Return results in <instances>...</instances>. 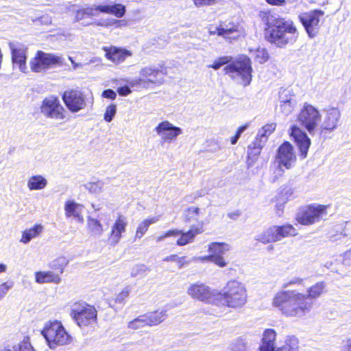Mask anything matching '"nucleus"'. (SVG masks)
Masks as SVG:
<instances>
[{
	"label": "nucleus",
	"instance_id": "f3484780",
	"mask_svg": "<svg viewBox=\"0 0 351 351\" xmlns=\"http://www.w3.org/2000/svg\"><path fill=\"white\" fill-rule=\"evenodd\" d=\"M9 47L11 50L12 60L14 65L18 66L21 72L26 73L27 47L18 42H10Z\"/></svg>",
	"mask_w": 351,
	"mask_h": 351
},
{
	"label": "nucleus",
	"instance_id": "864d4df0",
	"mask_svg": "<svg viewBox=\"0 0 351 351\" xmlns=\"http://www.w3.org/2000/svg\"><path fill=\"white\" fill-rule=\"evenodd\" d=\"M232 351H248L246 342L243 339H238L232 344Z\"/></svg>",
	"mask_w": 351,
	"mask_h": 351
},
{
	"label": "nucleus",
	"instance_id": "b1692460",
	"mask_svg": "<svg viewBox=\"0 0 351 351\" xmlns=\"http://www.w3.org/2000/svg\"><path fill=\"white\" fill-rule=\"evenodd\" d=\"M243 33V30L239 25L228 23L224 26L221 25L220 29H218L217 35L231 40L238 38Z\"/></svg>",
	"mask_w": 351,
	"mask_h": 351
},
{
	"label": "nucleus",
	"instance_id": "ea45409f",
	"mask_svg": "<svg viewBox=\"0 0 351 351\" xmlns=\"http://www.w3.org/2000/svg\"><path fill=\"white\" fill-rule=\"evenodd\" d=\"M280 97L281 99L280 104V110L282 114L288 116L293 112L295 105V101L291 98V97L284 99L282 95H280Z\"/></svg>",
	"mask_w": 351,
	"mask_h": 351
},
{
	"label": "nucleus",
	"instance_id": "0eeeda50",
	"mask_svg": "<svg viewBox=\"0 0 351 351\" xmlns=\"http://www.w3.org/2000/svg\"><path fill=\"white\" fill-rule=\"evenodd\" d=\"M187 293L193 299L208 304L217 305L219 299V290L210 288L202 282H195L190 285L187 289Z\"/></svg>",
	"mask_w": 351,
	"mask_h": 351
},
{
	"label": "nucleus",
	"instance_id": "5701e85b",
	"mask_svg": "<svg viewBox=\"0 0 351 351\" xmlns=\"http://www.w3.org/2000/svg\"><path fill=\"white\" fill-rule=\"evenodd\" d=\"M84 206L74 200H67L64 204V212L66 217H73L80 223H84L83 211Z\"/></svg>",
	"mask_w": 351,
	"mask_h": 351
},
{
	"label": "nucleus",
	"instance_id": "69168bd1",
	"mask_svg": "<svg viewBox=\"0 0 351 351\" xmlns=\"http://www.w3.org/2000/svg\"><path fill=\"white\" fill-rule=\"evenodd\" d=\"M199 209L197 207H191L189 208L188 212L192 215H197L199 213Z\"/></svg>",
	"mask_w": 351,
	"mask_h": 351
},
{
	"label": "nucleus",
	"instance_id": "4be33fe9",
	"mask_svg": "<svg viewBox=\"0 0 351 351\" xmlns=\"http://www.w3.org/2000/svg\"><path fill=\"white\" fill-rule=\"evenodd\" d=\"M231 249L228 243L223 242H213L208 245V251L211 256L215 258L220 259L221 264L217 265L219 267H225L228 265V262L225 260L223 254Z\"/></svg>",
	"mask_w": 351,
	"mask_h": 351
},
{
	"label": "nucleus",
	"instance_id": "f03ea898",
	"mask_svg": "<svg viewBox=\"0 0 351 351\" xmlns=\"http://www.w3.org/2000/svg\"><path fill=\"white\" fill-rule=\"evenodd\" d=\"M304 293L296 290L280 291L272 299V306L287 317H301L312 308L313 302L307 301Z\"/></svg>",
	"mask_w": 351,
	"mask_h": 351
},
{
	"label": "nucleus",
	"instance_id": "423d86ee",
	"mask_svg": "<svg viewBox=\"0 0 351 351\" xmlns=\"http://www.w3.org/2000/svg\"><path fill=\"white\" fill-rule=\"evenodd\" d=\"M298 121L313 136L319 132L322 114L317 108L306 102L298 115Z\"/></svg>",
	"mask_w": 351,
	"mask_h": 351
},
{
	"label": "nucleus",
	"instance_id": "dca6fc26",
	"mask_svg": "<svg viewBox=\"0 0 351 351\" xmlns=\"http://www.w3.org/2000/svg\"><path fill=\"white\" fill-rule=\"evenodd\" d=\"M128 225L127 217L122 214H118L117 217L110 228V232L108 237L111 245H117L123 237V234L126 232V228Z\"/></svg>",
	"mask_w": 351,
	"mask_h": 351
},
{
	"label": "nucleus",
	"instance_id": "473e14b6",
	"mask_svg": "<svg viewBox=\"0 0 351 351\" xmlns=\"http://www.w3.org/2000/svg\"><path fill=\"white\" fill-rule=\"evenodd\" d=\"M144 317H145L147 326H153L162 322L167 317V313L165 310L156 311L145 314Z\"/></svg>",
	"mask_w": 351,
	"mask_h": 351
},
{
	"label": "nucleus",
	"instance_id": "052dcab7",
	"mask_svg": "<svg viewBox=\"0 0 351 351\" xmlns=\"http://www.w3.org/2000/svg\"><path fill=\"white\" fill-rule=\"evenodd\" d=\"M102 97L114 100L117 97V94L112 89H107L102 93Z\"/></svg>",
	"mask_w": 351,
	"mask_h": 351
},
{
	"label": "nucleus",
	"instance_id": "a18cd8bd",
	"mask_svg": "<svg viewBox=\"0 0 351 351\" xmlns=\"http://www.w3.org/2000/svg\"><path fill=\"white\" fill-rule=\"evenodd\" d=\"M145 326H147V324L144 315L138 316L137 318L128 323V328L133 330L141 328Z\"/></svg>",
	"mask_w": 351,
	"mask_h": 351
},
{
	"label": "nucleus",
	"instance_id": "603ef678",
	"mask_svg": "<svg viewBox=\"0 0 351 351\" xmlns=\"http://www.w3.org/2000/svg\"><path fill=\"white\" fill-rule=\"evenodd\" d=\"M189 261H191V263L193 261H201L212 262L215 265H220V263L221 264V261H220V259L215 258L213 256H211L210 254L207 256L193 257L191 260H189Z\"/></svg>",
	"mask_w": 351,
	"mask_h": 351
},
{
	"label": "nucleus",
	"instance_id": "37998d69",
	"mask_svg": "<svg viewBox=\"0 0 351 351\" xmlns=\"http://www.w3.org/2000/svg\"><path fill=\"white\" fill-rule=\"evenodd\" d=\"M131 291L130 286H125L123 289L117 293L113 298L114 303L123 306L126 298L129 296Z\"/></svg>",
	"mask_w": 351,
	"mask_h": 351
},
{
	"label": "nucleus",
	"instance_id": "e2e57ef3",
	"mask_svg": "<svg viewBox=\"0 0 351 351\" xmlns=\"http://www.w3.org/2000/svg\"><path fill=\"white\" fill-rule=\"evenodd\" d=\"M266 2L271 5L283 6L286 4L285 0H265Z\"/></svg>",
	"mask_w": 351,
	"mask_h": 351
},
{
	"label": "nucleus",
	"instance_id": "338daca9",
	"mask_svg": "<svg viewBox=\"0 0 351 351\" xmlns=\"http://www.w3.org/2000/svg\"><path fill=\"white\" fill-rule=\"evenodd\" d=\"M95 11H97L95 10V8H87L84 10V14H88V15H94L95 14Z\"/></svg>",
	"mask_w": 351,
	"mask_h": 351
},
{
	"label": "nucleus",
	"instance_id": "4c0bfd02",
	"mask_svg": "<svg viewBox=\"0 0 351 351\" xmlns=\"http://www.w3.org/2000/svg\"><path fill=\"white\" fill-rule=\"evenodd\" d=\"M87 227L92 235L101 236L104 232V226L97 219L88 217L87 218Z\"/></svg>",
	"mask_w": 351,
	"mask_h": 351
},
{
	"label": "nucleus",
	"instance_id": "8fccbe9b",
	"mask_svg": "<svg viewBox=\"0 0 351 351\" xmlns=\"http://www.w3.org/2000/svg\"><path fill=\"white\" fill-rule=\"evenodd\" d=\"M180 234V230L178 229H173L169 230L161 235L157 236L156 237V241L159 243L164 241L166 238L168 237H177Z\"/></svg>",
	"mask_w": 351,
	"mask_h": 351
},
{
	"label": "nucleus",
	"instance_id": "a19ab883",
	"mask_svg": "<svg viewBox=\"0 0 351 351\" xmlns=\"http://www.w3.org/2000/svg\"><path fill=\"white\" fill-rule=\"evenodd\" d=\"M67 263H68V261L66 259V258L63 257V256H60V257H58V258L53 260L50 263L49 267L53 270L58 271L59 272L58 274L60 275L61 274L63 273L64 267H66Z\"/></svg>",
	"mask_w": 351,
	"mask_h": 351
},
{
	"label": "nucleus",
	"instance_id": "7c9ffc66",
	"mask_svg": "<svg viewBox=\"0 0 351 351\" xmlns=\"http://www.w3.org/2000/svg\"><path fill=\"white\" fill-rule=\"evenodd\" d=\"M47 180L42 175L30 176L27 181V186L30 191H40L47 185Z\"/></svg>",
	"mask_w": 351,
	"mask_h": 351
},
{
	"label": "nucleus",
	"instance_id": "39448f33",
	"mask_svg": "<svg viewBox=\"0 0 351 351\" xmlns=\"http://www.w3.org/2000/svg\"><path fill=\"white\" fill-rule=\"evenodd\" d=\"M226 74L244 86L249 85L252 80L251 61L246 56H241L224 68Z\"/></svg>",
	"mask_w": 351,
	"mask_h": 351
},
{
	"label": "nucleus",
	"instance_id": "09e8293b",
	"mask_svg": "<svg viewBox=\"0 0 351 351\" xmlns=\"http://www.w3.org/2000/svg\"><path fill=\"white\" fill-rule=\"evenodd\" d=\"M149 269L144 265H136L131 270L132 277L143 276L147 274Z\"/></svg>",
	"mask_w": 351,
	"mask_h": 351
},
{
	"label": "nucleus",
	"instance_id": "ddd939ff",
	"mask_svg": "<svg viewBox=\"0 0 351 351\" xmlns=\"http://www.w3.org/2000/svg\"><path fill=\"white\" fill-rule=\"evenodd\" d=\"M341 114L337 108H330L323 110L319 125V133L326 134L335 131L339 126Z\"/></svg>",
	"mask_w": 351,
	"mask_h": 351
},
{
	"label": "nucleus",
	"instance_id": "6e6552de",
	"mask_svg": "<svg viewBox=\"0 0 351 351\" xmlns=\"http://www.w3.org/2000/svg\"><path fill=\"white\" fill-rule=\"evenodd\" d=\"M64 58L53 53L38 51L36 56L30 60V68L32 71L41 73L51 68L63 64Z\"/></svg>",
	"mask_w": 351,
	"mask_h": 351
},
{
	"label": "nucleus",
	"instance_id": "c756f323",
	"mask_svg": "<svg viewBox=\"0 0 351 351\" xmlns=\"http://www.w3.org/2000/svg\"><path fill=\"white\" fill-rule=\"evenodd\" d=\"M36 282L39 284L44 283H55L59 284L61 281V278L59 274L55 273L51 271H38L35 274Z\"/></svg>",
	"mask_w": 351,
	"mask_h": 351
},
{
	"label": "nucleus",
	"instance_id": "de8ad7c7",
	"mask_svg": "<svg viewBox=\"0 0 351 351\" xmlns=\"http://www.w3.org/2000/svg\"><path fill=\"white\" fill-rule=\"evenodd\" d=\"M231 61H232V58L230 56L220 57L218 59L215 60L213 62V64L208 66V67H211L215 70H218L222 66L230 62Z\"/></svg>",
	"mask_w": 351,
	"mask_h": 351
},
{
	"label": "nucleus",
	"instance_id": "f257e3e1",
	"mask_svg": "<svg viewBox=\"0 0 351 351\" xmlns=\"http://www.w3.org/2000/svg\"><path fill=\"white\" fill-rule=\"evenodd\" d=\"M260 17L266 25L265 38L279 47L294 43L298 38V31L294 23L269 12H261Z\"/></svg>",
	"mask_w": 351,
	"mask_h": 351
},
{
	"label": "nucleus",
	"instance_id": "58836bf2",
	"mask_svg": "<svg viewBox=\"0 0 351 351\" xmlns=\"http://www.w3.org/2000/svg\"><path fill=\"white\" fill-rule=\"evenodd\" d=\"M276 351H299V342L295 337H288L284 344L276 348Z\"/></svg>",
	"mask_w": 351,
	"mask_h": 351
},
{
	"label": "nucleus",
	"instance_id": "0e129e2a",
	"mask_svg": "<svg viewBox=\"0 0 351 351\" xmlns=\"http://www.w3.org/2000/svg\"><path fill=\"white\" fill-rule=\"evenodd\" d=\"M343 351H351V339H348L343 346Z\"/></svg>",
	"mask_w": 351,
	"mask_h": 351
},
{
	"label": "nucleus",
	"instance_id": "f8f14e48",
	"mask_svg": "<svg viewBox=\"0 0 351 351\" xmlns=\"http://www.w3.org/2000/svg\"><path fill=\"white\" fill-rule=\"evenodd\" d=\"M154 131L160 137L162 144H170L176 141L178 136L182 134V128L175 126L168 121L159 123Z\"/></svg>",
	"mask_w": 351,
	"mask_h": 351
},
{
	"label": "nucleus",
	"instance_id": "2eb2a0df",
	"mask_svg": "<svg viewBox=\"0 0 351 351\" xmlns=\"http://www.w3.org/2000/svg\"><path fill=\"white\" fill-rule=\"evenodd\" d=\"M62 99L68 109L73 112H77L86 107L84 95L77 90L65 91Z\"/></svg>",
	"mask_w": 351,
	"mask_h": 351
},
{
	"label": "nucleus",
	"instance_id": "774afa93",
	"mask_svg": "<svg viewBox=\"0 0 351 351\" xmlns=\"http://www.w3.org/2000/svg\"><path fill=\"white\" fill-rule=\"evenodd\" d=\"M69 60L71 61L72 65H73V69L74 70H76L78 67H82V64H80V63H76L71 57H69Z\"/></svg>",
	"mask_w": 351,
	"mask_h": 351
},
{
	"label": "nucleus",
	"instance_id": "aec40b11",
	"mask_svg": "<svg viewBox=\"0 0 351 351\" xmlns=\"http://www.w3.org/2000/svg\"><path fill=\"white\" fill-rule=\"evenodd\" d=\"M290 135L294 139L301 152L303 158H306L311 145V140L307 134L300 128L293 126L291 129Z\"/></svg>",
	"mask_w": 351,
	"mask_h": 351
},
{
	"label": "nucleus",
	"instance_id": "5fc2aeb1",
	"mask_svg": "<svg viewBox=\"0 0 351 351\" xmlns=\"http://www.w3.org/2000/svg\"><path fill=\"white\" fill-rule=\"evenodd\" d=\"M13 286L12 282H3L0 285V300L3 298L8 290Z\"/></svg>",
	"mask_w": 351,
	"mask_h": 351
},
{
	"label": "nucleus",
	"instance_id": "a211bd4d",
	"mask_svg": "<svg viewBox=\"0 0 351 351\" xmlns=\"http://www.w3.org/2000/svg\"><path fill=\"white\" fill-rule=\"evenodd\" d=\"M276 159L279 166H283L287 169L293 166L296 156L293 146L289 142H285L279 147Z\"/></svg>",
	"mask_w": 351,
	"mask_h": 351
},
{
	"label": "nucleus",
	"instance_id": "cd10ccee",
	"mask_svg": "<svg viewBox=\"0 0 351 351\" xmlns=\"http://www.w3.org/2000/svg\"><path fill=\"white\" fill-rule=\"evenodd\" d=\"M180 238L177 240L176 244L183 246L193 241L195 237L203 232L202 228L193 226L189 231L184 232L180 230Z\"/></svg>",
	"mask_w": 351,
	"mask_h": 351
},
{
	"label": "nucleus",
	"instance_id": "9b49d317",
	"mask_svg": "<svg viewBox=\"0 0 351 351\" xmlns=\"http://www.w3.org/2000/svg\"><path fill=\"white\" fill-rule=\"evenodd\" d=\"M71 315L79 326H86L96 321L97 311L86 303H75L72 306Z\"/></svg>",
	"mask_w": 351,
	"mask_h": 351
},
{
	"label": "nucleus",
	"instance_id": "4468645a",
	"mask_svg": "<svg viewBox=\"0 0 351 351\" xmlns=\"http://www.w3.org/2000/svg\"><path fill=\"white\" fill-rule=\"evenodd\" d=\"M41 112L48 118L62 120L65 118V110L60 104L58 97L49 96L46 97L40 107Z\"/></svg>",
	"mask_w": 351,
	"mask_h": 351
},
{
	"label": "nucleus",
	"instance_id": "f704fd0d",
	"mask_svg": "<svg viewBox=\"0 0 351 351\" xmlns=\"http://www.w3.org/2000/svg\"><path fill=\"white\" fill-rule=\"evenodd\" d=\"M256 240L264 244L278 242L274 226H271L256 236Z\"/></svg>",
	"mask_w": 351,
	"mask_h": 351
},
{
	"label": "nucleus",
	"instance_id": "7ed1b4c3",
	"mask_svg": "<svg viewBox=\"0 0 351 351\" xmlns=\"http://www.w3.org/2000/svg\"><path fill=\"white\" fill-rule=\"evenodd\" d=\"M217 306H227L237 309L242 308L247 301V293L245 286L236 280H229L223 288L219 291Z\"/></svg>",
	"mask_w": 351,
	"mask_h": 351
},
{
	"label": "nucleus",
	"instance_id": "680f3d73",
	"mask_svg": "<svg viewBox=\"0 0 351 351\" xmlns=\"http://www.w3.org/2000/svg\"><path fill=\"white\" fill-rule=\"evenodd\" d=\"M117 92L121 96H127L129 94H130L132 91L128 86H124L119 87L117 89Z\"/></svg>",
	"mask_w": 351,
	"mask_h": 351
},
{
	"label": "nucleus",
	"instance_id": "20e7f679",
	"mask_svg": "<svg viewBox=\"0 0 351 351\" xmlns=\"http://www.w3.org/2000/svg\"><path fill=\"white\" fill-rule=\"evenodd\" d=\"M42 334L51 349L70 344L73 338L66 330L60 321H50L45 324Z\"/></svg>",
	"mask_w": 351,
	"mask_h": 351
},
{
	"label": "nucleus",
	"instance_id": "72a5a7b5",
	"mask_svg": "<svg viewBox=\"0 0 351 351\" xmlns=\"http://www.w3.org/2000/svg\"><path fill=\"white\" fill-rule=\"evenodd\" d=\"M256 240L264 244L278 242L274 226H271L256 236Z\"/></svg>",
	"mask_w": 351,
	"mask_h": 351
},
{
	"label": "nucleus",
	"instance_id": "79ce46f5",
	"mask_svg": "<svg viewBox=\"0 0 351 351\" xmlns=\"http://www.w3.org/2000/svg\"><path fill=\"white\" fill-rule=\"evenodd\" d=\"M165 262H175L179 269L191 263V261L186 260V256H179L177 254H171L163 258Z\"/></svg>",
	"mask_w": 351,
	"mask_h": 351
},
{
	"label": "nucleus",
	"instance_id": "e433bc0d",
	"mask_svg": "<svg viewBox=\"0 0 351 351\" xmlns=\"http://www.w3.org/2000/svg\"><path fill=\"white\" fill-rule=\"evenodd\" d=\"M43 230V227L40 224L35 225L34 227L25 230L23 232L20 242L27 244L32 239L37 237Z\"/></svg>",
	"mask_w": 351,
	"mask_h": 351
},
{
	"label": "nucleus",
	"instance_id": "13d9d810",
	"mask_svg": "<svg viewBox=\"0 0 351 351\" xmlns=\"http://www.w3.org/2000/svg\"><path fill=\"white\" fill-rule=\"evenodd\" d=\"M304 280L302 278H298V277H294L290 280H289L284 285V287H287L292 285H303Z\"/></svg>",
	"mask_w": 351,
	"mask_h": 351
},
{
	"label": "nucleus",
	"instance_id": "a878e982",
	"mask_svg": "<svg viewBox=\"0 0 351 351\" xmlns=\"http://www.w3.org/2000/svg\"><path fill=\"white\" fill-rule=\"evenodd\" d=\"M106 58L117 64L123 62L128 57L132 56L130 51L115 47L106 49Z\"/></svg>",
	"mask_w": 351,
	"mask_h": 351
},
{
	"label": "nucleus",
	"instance_id": "393cba45",
	"mask_svg": "<svg viewBox=\"0 0 351 351\" xmlns=\"http://www.w3.org/2000/svg\"><path fill=\"white\" fill-rule=\"evenodd\" d=\"M276 333L273 329H267L264 331L262 337V343L260 346V351H276L275 340Z\"/></svg>",
	"mask_w": 351,
	"mask_h": 351
},
{
	"label": "nucleus",
	"instance_id": "c03bdc74",
	"mask_svg": "<svg viewBox=\"0 0 351 351\" xmlns=\"http://www.w3.org/2000/svg\"><path fill=\"white\" fill-rule=\"evenodd\" d=\"M251 52L252 53L254 60L260 64L265 63L269 58V54L264 48H258L255 51H251Z\"/></svg>",
	"mask_w": 351,
	"mask_h": 351
},
{
	"label": "nucleus",
	"instance_id": "6e6d98bb",
	"mask_svg": "<svg viewBox=\"0 0 351 351\" xmlns=\"http://www.w3.org/2000/svg\"><path fill=\"white\" fill-rule=\"evenodd\" d=\"M247 125H242L238 128L235 136H234L231 138V144L234 145L237 143L241 134L247 129Z\"/></svg>",
	"mask_w": 351,
	"mask_h": 351
},
{
	"label": "nucleus",
	"instance_id": "4d7b16f0",
	"mask_svg": "<svg viewBox=\"0 0 351 351\" xmlns=\"http://www.w3.org/2000/svg\"><path fill=\"white\" fill-rule=\"evenodd\" d=\"M195 6L199 8L207 5H212L216 3L217 0H193Z\"/></svg>",
	"mask_w": 351,
	"mask_h": 351
},
{
	"label": "nucleus",
	"instance_id": "3c124183",
	"mask_svg": "<svg viewBox=\"0 0 351 351\" xmlns=\"http://www.w3.org/2000/svg\"><path fill=\"white\" fill-rule=\"evenodd\" d=\"M117 113V106L115 104H110L106 107L104 113V120L106 122H110L112 121L114 117Z\"/></svg>",
	"mask_w": 351,
	"mask_h": 351
},
{
	"label": "nucleus",
	"instance_id": "2f4dec72",
	"mask_svg": "<svg viewBox=\"0 0 351 351\" xmlns=\"http://www.w3.org/2000/svg\"><path fill=\"white\" fill-rule=\"evenodd\" d=\"M274 227L278 241H281L284 238L294 237L298 234L297 230L292 225L289 223L282 226L274 225Z\"/></svg>",
	"mask_w": 351,
	"mask_h": 351
},
{
	"label": "nucleus",
	"instance_id": "bf43d9fd",
	"mask_svg": "<svg viewBox=\"0 0 351 351\" xmlns=\"http://www.w3.org/2000/svg\"><path fill=\"white\" fill-rule=\"evenodd\" d=\"M20 351H34L32 346L30 343L27 341H23L19 346Z\"/></svg>",
	"mask_w": 351,
	"mask_h": 351
},
{
	"label": "nucleus",
	"instance_id": "9d476101",
	"mask_svg": "<svg viewBox=\"0 0 351 351\" xmlns=\"http://www.w3.org/2000/svg\"><path fill=\"white\" fill-rule=\"evenodd\" d=\"M324 15V12L322 10H314L299 16L300 22L311 38L318 34Z\"/></svg>",
	"mask_w": 351,
	"mask_h": 351
},
{
	"label": "nucleus",
	"instance_id": "49530a36",
	"mask_svg": "<svg viewBox=\"0 0 351 351\" xmlns=\"http://www.w3.org/2000/svg\"><path fill=\"white\" fill-rule=\"evenodd\" d=\"M104 183L101 181L89 182L86 184V189L91 193L98 194L102 192Z\"/></svg>",
	"mask_w": 351,
	"mask_h": 351
},
{
	"label": "nucleus",
	"instance_id": "1a4fd4ad",
	"mask_svg": "<svg viewBox=\"0 0 351 351\" xmlns=\"http://www.w3.org/2000/svg\"><path fill=\"white\" fill-rule=\"evenodd\" d=\"M330 205L313 204L309 205L297 217L298 223L308 226L326 219Z\"/></svg>",
	"mask_w": 351,
	"mask_h": 351
},
{
	"label": "nucleus",
	"instance_id": "c9c22d12",
	"mask_svg": "<svg viewBox=\"0 0 351 351\" xmlns=\"http://www.w3.org/2000/svg\"><path fill=\"white\" fill-rule=\"evenodd\" d=\"M326 285L324 282H319L310 287L307 291L306 294H304L307 301L313 302L321 296L325 289Z\"/></svg>",
	"mask_w": 351,
	"mask_h": 351
},
{
	"label": "nucleus",
	"instance_id": "412c9836",
	"mask_svg": "<svg viewBox=\"0 0 351 351\" xmlns=\"http://www.w3.org/2000/svg\"><path fill=\"white\" fill-rule=\"evenodd\" d=\"M140 75L152 83L161 84L164 81V76L167 75V71L162 66L158 68L156 66H149L143 68Z\"/></svg>",
	"mask_w": 351,
	"mask_h": 351
},
{
	"label": "nucleus",
	"instance_id": "bb28decb",
	"mask_svg": "<svg viewBox=\"0 0 351 351\" xmlns=\"http://www.w3.org/2000/svg\"><path fill=\"white\" fill-rule=\"evenodd\" d=\"M95 10L102 13L113 14L118 18L122 17L125 13V7L121 3L99 5L95 6Z\"/></svg>",
	"mask_w": 351,
	"mask_h": 351
},
{
	"label": "nucleus",
	"instance_id": "c85d7f7f",
	"mask_svg": "<svg viewBox=\"0 0 351 351\" xmlns=\"http://www.w3.org/2000/svg\"><path fill=\"white\" fill-rule=\"evenodd\" d=\"M160 216H154L148 217L144 220H143L141 222H140L137 228L136 229L135 232V236L134 241H136L137 239H141L145 234L147 232V231L149 229V227L154 223H156L160 220Z\"/></svg>",
	"mask_w": 351,
	"mask_h": 351
},
{
	"label": "nucleus",
	"instance_id": "6ab92c4d",
	"mask_svg": "<svg viewBox=\"0 0 351 351\" xmlns=\"http://www.w3.org/2000/svg\"><path fill=\"white\" fill-rule=\"evenodd\" d=\"M275 129L276 124L270 123L264 125L258 130L256 139L250 145H249L248 147L249 149L254 150L252 154L258 155L260 153L261 149L267 141L268 136H269L275 130Z\"/></svg>",
	"mask_w": 351,
	"mask_h": 351
}]
</instances>
